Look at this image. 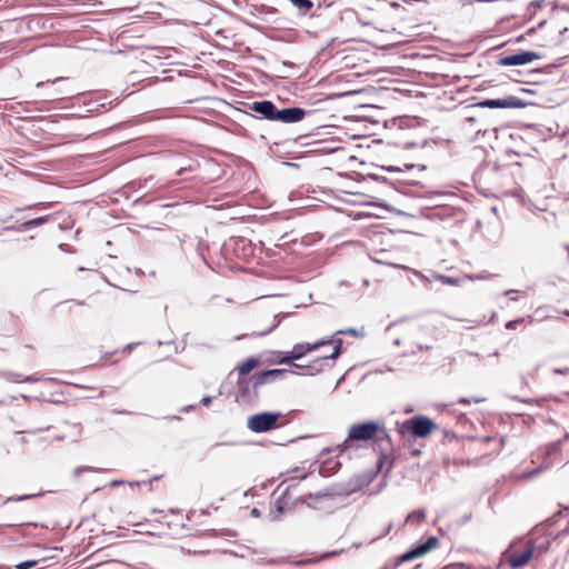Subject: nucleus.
Instances as JSON below:
<instances>
[{
	"mask_svg": "<svg viewBox=\"0 0 569 569\" xmlns=\"http://www.w3.org/2000/svg\"><path fill=\"white\" fill-rule=\"evenodd\" d=\"M249 109L256 112L259 119L286 124L300 122L308 113L307 110L299 107L278 108L270 100L253 101L249 104Z\"/></svg>",
	"mask_w": 569,
	"mask_h": 569,
	"instance_id": "nucleus-1",
	"label": "nucleus"
},
{
	"mask_svg": "<svg viewBox=\"0 0 569 569\" xmlns=\"http://www.w3.org/2000/svg\"><path fill=\"white\" fill-rule=\"evenodd\" d=\"M331 3L318 1L313 3V9L301 19L307 33L317 37L328 31L333 24V17L330 12Z\"/></svg>",
	"mask_w": 569,
	"mask_h": 569,
	"instance_id": "nucleus-2",
	"label": "nucleus"
},
{
	"mask_svg": "<svg viewBox=\"0 0 569 569\" xmlns=\"http://www.w3.org/2000/svg\"><path fill=\"white\" fill-rule=\"evenodd\" d=\"M377 438L378 440L390 441V437L385 427L377 421H366L351 425L348 437L341 445V452L345 451L351 441H368Z\"/></svg>",
	"mask_w": 569,
	"mask_h": 569,
	"instance_id": "nucleus-3",
	"label": "nucleus"
},
{
	"mask_svg": "<svg viewBox=\"0 0 569 569\" xmlns=\"http://www.w3.org/2000/svg\"><path fill=\"white\" fill-rule=\"evenodd\" d=\"M435 429H437V425L426 416H415L407 419L398 428L399 433L403 437L412 436L417 438H425Z\"/></svg>",
	"mask_w": 569,
	"mask_h": 569,
	"instance_id": "nucleus-4",
	"label": "nucleus"
},
{
	"mask_svg": "<svg viewBox=\"0 0 569 569\" xmlns=\"http://www.w3.org/2000/svg\"><path fill=\"white\" fill-rule=\"evenodd\" d=\"M257 377L253 375L250 378L239 377L237 381L236 399L241 405H251L259 398V388L261 383H257Z\"/></svg>",
	"mask_w": 569,
	"mask_h": 569,
	"instance_id": "nucleus-5",
	"label": "nucleus"
},
{
	"mask_svg": "<svg viewBox=\"0 0 569 569\" xmlns=\"http://www.w3.org/2000/svg\"><path fill=\"white\" fill-rule=\"evenodd\" d=\"M281 417V412H260L248 418L247 427L254 433L268 432L279 426L278 420Z\"/></svg>",
	"mask_w": 569,
	"mask_h": 569,
	"instance_id": "nucleus-6",
	"label": "nucleus"
},
{
	"mask_svg": "<svg viewBox=\"0 0 569 569\" xmlns=\"http://www.w3.org/2000/svg\"><path fill=\"white\" fill-rule=\"evenodd\" d=\"M537 555V547L532 540L525 542V549L521 552L506 551V561L512 569L522 568L535 559Z\"/></svg>",
	"mask_w": 569,
	"mask_h": 569,
	"instance_id": "nucleus-7",
	"label": "nucleus"
},
{
	"mask_svg": "<svg viewBox=\"0 0 569 569\" xmlns=\"http://www.w3.org/2000/svg\"><path fill=\"white\" fill-rule=\"evenodd\" d=\"M540 58L541 56L538 52L520 50L512 54L502 53L498 56L496 64L501 67L523 66Z\"/></svg>",
	"mask_w": 569,
	"mask_h": 569,
	"instance_id": "nucleus-8",
	"label": "nucleus"
},
{
	"mask_svg": "<svg viewBox=\"0 0 569 569\" xmlns=\"http://www.w3.org/2000/svg\"><path fill=\"white\" fill-rule=\"evenodd\" d=\"M437 545H438L437 537L431 536V537L427 538L426 541L416 545L413 548H411L410 550L402 553L396 560V566H400L402 562H406V561H409V560H412V559H416V558H419V557L426 555L427 552L432 550Z\"/></svg>",
	"mask_w": 569,
	"mask_h": 569,
	"instance_id": "nucleus-9",
	"label": "nucleus"
},
{
	"mask_svg": "<svg viewBox=\"0 0 569 569\" xmlns=\"http://www.w3.org/2000/svg\"><path fill=\"white\" fill-rule=\"evenodd\" d=\"M479 108L489 109H518L526 107V102L515 96L499 99H486L477 104Z\"/></svg>",
	"mask_w": 569,
	"mask_h": 569,
	"instance_id": "nucleus-10",
	"label": "nucleus"
},
{
	"mask_svg": "<svg viewBox=\"0 0 569 569\" xmlns=\"http://www.w3.org/2000/svg\"><path fill=\"white\" fill-rule=\"evenodd\" d=\"M293 366L296 368L302 369V375L315 376L325 371L327 368H331L333 366V362L327 356H323L315 359L308 366H300L297 363H295Z\"/></svg>",
	"mask_w": 569,
	"mask_h": 569,
	"instance_id": "nucleus-11",
	"label": "nucleus"
},
{
	"mask_svg": "<svg viewBox=\"0 0 569 569\" xmlns=\"http://www.w3.org/2000/svg\"><path fill=\"white\" fill-rule=\"evenodd\" d=\"M327 341H316L313 343L305 342L297 343L291 350V359L299 360L307 353L318 350L320 347L326 346Z\"/></svg>",
	"mask_w": 569,
	"mask_h": 569,
	"instance_id": "nucleus-12",
	"label": "nucleus"
},
{
	"mask_svg": "<svg viewBox=\"0 0 569 569\" xmlns=\"http://www.w3.org/2000/svg\"><path fill=\"white\" fill-rule=\"evenodd\" d=\"M288 371L284 369H268L262 372L256 373L257 383L264 386L280 379Z\"/></svg>",
	"mask_w": 569,
	"mask_h": 569,
	"instance_id": "nucleus-13",
	"label": "nucleus"
},
{
	"mask_svg": "<svg viewBox=\"0 0 569 569\" xmlns=\"http://www.w3.org/2000/svg\"><path fill=\"white\" fill-rule=\"evenodd\" d=\"M49 219H50V216L38 217V218H34V219L23 222L20 227H13V226L7 227L6 230L27 231L32 228L44 224L46 222L49 221Z\"/></svg>",
	"mask_w": 569,
	"mask_h": 569,
	"instance_id": "nucleus-14",
	"label": "nucleus"
},
{
	"mask_svg": "<svg viewBox=\"0 0 569 569\" xmlns=\"http://www.w3.org/2000/svg\"><path fill=\"white\" fill-rule=\"evenodd\" d=\"M297 10L299 18L307 16L313 9V0H288Z\"/></svg>",
	"mask_w": 569,
	"mask_h": 569,
	"instance_id": "nucleus-15",
	"label": "nucleus"
},
{
	"mask_svg": "<svg viewBox=\"0 0 569 569\" xmlns=\"http://www.w3.org/2000/svg\"><path fill=\"white\" fill-rule=\"evenodd\" d=\"M340 462L335 459H328L323 461L320 466V475L323 477H329L333 473H336L340 468Z\"/></svg>",
	"mask_w": 569,
	"mask_h": 569,
	"instance_id": "nucleus-16",
	"label": "nucleus"
},
{
	"mask_svg": "<svg viewBox=\"0 0 569 569\" xmlns=\"http://www.w3.org/2000/svg\"><path fill=\"white\" fill-rule=\"evenodd\" d=\"M260 362V359L250 357L247 360H244L242 363H240L237 369L239 372V376L242 378H247L246 376L256 368Z\"/></svg>",
	"mask_w": 569,
	"mask_h": 569,
	"instance_id": "nucleus-17",
	"label": "nucleus"
},
{
	"mask_svg": "<svg viewBox=\"0 0 569 569\" xmlns=\"http://www.w3.org/2000/svg\"><path fill=\"white\" fill-rule=\"evenodd\" d=\"M291 486L292 485H288V487L283 491V493L276 500V503H274L276 515L272 516V520H278L279 516L287 508V505H288L287 496H288V490L290 489Z\"/></svg>",
	"mask_w": 569,
	"mask_h": 569,
	"instance_id": "nucleus-18",
	"label": "nucleus"
},
{
	"mask_svg": "<svg viewBox=\"0 0 569 569\" xmlns=\"http://www.w3.org/2000/svg\"><path fill=\"white\" fill-rule=\"evenodd\" d=\"M321 341H327L326 345H333V351L327 356L333 362L342 353V340L331 338L322 339Z\"/></svg>",
	"mask_w": 569,
	"mask_h": 569,
	"instance_id": "nucleus-19",
	"label": "nucleus"
},
{
	"mask_svg": "<svg viewBox=\"0 0 569 569\" xmlns=\"http://www.w3.org/2000/svg\"><path fill=\"white\" fill-rule=\"evenodd\" d=\"M541 471H542V467H538L528 472L518 473V475L513 476L512 478L517 481H521V480L533 478V477L540 475Z\"/></svg>",
	"mask_w": 569,
	"mask_h": 569,
	"instance_id": "nucleus-20",
	"label": "nucleus"
},
{
	"mask_svg": "<svg viewBox=\"0 0 569 569\" xmlns=\"http://www.w3.org/2000/svg\"><path fill=\"white\" fill-rule=\"evenodd\" d=\"M426 518L425 510H416L407 516V522L419 523Z\"/></svg>",
	"mask_w": 569,
	"mask_h": 569,
	"instance_id": "nucleus-21",
	"label": "nucleus"
},
{
	"mask_svg": "<svg viewBox=\"0 0 569 569\" xmlns=\"http://www.w3.org/2000/svg\"><path fill=\"white\" fill-rule=\"evenodd\" d=\"M435 279H437L440 282H442L443 284H448V286H458L459 284V279L448 277L445 274H435Z\"/></svg>",
	"mask_w": 569,
	"mask_h": 569,
	"instance_id": "nucleus-22",
	"label": "nucleus"
},
{
	"mask_svg": "<svg viewBox=\"0 0 569 569\" xmlns=\"http://www.w3.org/2000/svg\"><path fill=\"white\" fill-rule=\"evenodd\" d=\"M0 377L4 378L6 380H8L10 382H19L21 375L16 373V372H10V371H0Z\"/></svg>",
	"mask_w": 569,
	"mask_h": 569,
	"instance_id": "nucleus-23",
	"label": "nucleus"
},
{
	"mask_svg": "<svg viewBox=\"0 0 569 569\" xmlns=\"http://www.w3.org/2000/svg\"><path fill=\"white\" fill-rule=\"evenodd\" d=\"M281 317H282V316H280V315L274 316V317H273V320H272L271 326H270L268 329H266V330L261 331V332L259 333V336L268 335V333H269V332H271L273 329H276V328L279 326V323H280V318H281Z\"/></svg>",
	"mask_w": 569,
	"mask_h": 569,
	"instance_id": "nucleus-24",
	"label": "nucleus"
},
{
	"mask_svg": "<svg viewBox=\"0 0 569 569\" xmlns=\"http://www.w3.org/2000/svg\"><path fill=\"white\" fill-rule=\"evenodd\" d=\"M34 497H37V495L11 496V497H8L3 503H8L11 501H23V500L31 499Z\"/></svg>",
	"mask_w": 569,
	"mask_h": 569,
	"instance_id": "nucleus-25",
	"label": "nucleus"
},
{
	"mask_svg": "<svg viewBox=\"0 0 569 569\" xmlns=\"http://www.w3.org/2000/svg\"><path fill=\"white\" fill-rule=\"evenodd\" d=\"M37 565V560H27L16 565L17 569H31Z\"/></svg>",
	"mask_w": 569,
	"mask_h": 569,
	"instance_id": "nucleus-26",
	"label": "nucleus"
},
{
	"mask_svg": "<svg viewBox=\"0 0 569 569\" xmlns=\"http://www.w3.org/2000/svg\"><path fill=\"white\" fill-rule=\"evenodd\" d=\"M471 401H473L475 403H480V402H483L485 401V398H472V399H469V398H460L458 400L459 403H463V405H469Z\"/></svg>",
	"mask_w": 569,
	"mask_h": 569,
	"instance_id": "nucleus-27",
	"label": "nucleus"
},
{
	"mask_svg": "<svg viewBox=\"0 0 569 569\" xmlns=\"http://www.w3.org/2000/svg\"><path fill=\"white\" fill-rule=\"evenodd\" d=\"M536 547H537L536 558H539L540 556H542L547 551V549L549 547V542L546 541L545 543H541V545L536 546Z\"/></svg>",
	"mask_w": 569,
	"mask_h": 569,
	"instance_id": "nucleus-28",
	"label": "nucleus"
},
{
	"mask_svg": "<svg viewBox=\"0 0 569 569\" xmlns=\"http://www.w3.org/2000/svg\"><path fill=\"white\" fill-rule=\"evenodd\" d=\"M543 2L545 0H533L529 3L528 9L536 11L542 7Z\"/></svg>",
	"mask_w": 569,
	"mask_h": 569,
	"instance_id": "nucleus-29",
	"label": "nucleus"
},
{
	"mask_svg": "<svg viewBox=\"0 0 569 569\" xmlns=\"http://www.w3.org/2000/svg\"><path fill=\"white\" fill-rule=\"evenodd\" d=\"M336 335H351V336L358 337L359 332H358V330L350 328V329H346V330H338L336 332Z\"/></svg>",
	"mask_w": 569,
	"mask_h": 569,
	"instance_id": "nucleus-30",
	"label": "nucleus"
},
{
	"mask_svg": "<svg viewBox=\"0 0 569 569\" xmlns=\"http://www.w3.org/2000/svg\"><path fill=\"white\" fill-rule=\"evenodd\" d=\"M93 469L91 467H78L73 470L74 477H79L81 473L86 471H92Z\"/></svg>",
	"mask_w": 569,
	"mask_h": 569,
	"instance_id": "nucleus-31",
	"label": "nucleus"
},
{
	"mask_svg": "<svg viewBox=\"0 0 569 569\" xmlns=\"http://www.w3.org/2000/svg\"><path fill=\"white\" fill-rule=\"evenodd\" d=\"M50 428H51L50 426H47V427H42V428H37V429L28 430L26 432L30 433V435H37V433H40V432H43V431H48Z\"/></svg>",
	"mask_w": 569,
	"mask_h": 569,
	"instance_id": "nucleus-32",
	"label": "nucleus"
},
{
	"mask_svg": "<svg viewBox=\"0 0 569 569\" xmlns=\"http://www.w3.org/2000/svg\"><path fill=\"white\" fill-rule=\"evenodd\" d=\"M567 440H569V432H566V435H565L563 439L558 440L557 442H555V443L552 445V447H553L555 449H558V448H559V447H561V445H562L565 441H567Z\"/></svg>",
	"mask_w": 569,
	"mask_h": 569,
	"instance_id": "nucleus-33",
	"label": "nucleus"
},
{
	"mask_svg": "<svg viewBox=\"0 0 569 569\" xmlns=\"http://www.w3.org/2000/svg\"><path fill=\"white\" fill-rule=\"evenodd\" d=\"M553 373L556 375H568L569 373V368H555L552 370Z\"/></svg>",
	"mask_w": 569,
	"mask_h": 569,
	"instance_id": "nucleus-34",
	"label": "nucleus"
},
{
	"mask_svg": "<svg viewBox=\"0 0 569 569\" xmlns=\"http://www.w3.org/2000/svg\"><path fill=\"white\" fill-rule=\"evenodd\" d=\"M478 119L475 116H469L466 118V123H468L470 127H473L477 123Z\"/></svg>",
	"mask_w": 569,
	"mask_h": 569,
	"instance_id": "nucleus-35",
	"label": "nucleus"
},
{
	"mask_svg": "<svg viewBox=\"0 0 569 569\" xmlns=\"http://www.w3.org/2000/svg\"><path fill=\"white\" fill-rule=\"evenodd\" d=\"M212 399L213 398L211 396H204L200 402L202 406L208 407L212 402Z\"/></svg>",
	"mask_w": 569,
	"mask_h": 569,
	"instance_id": "nucleus-36",
	"label": "nucleus"
},
{
	"mask_svg": "<svg viewBox=\"0 0 569 569\" xmlns=\"http://www.w3.org/2000/svg\"><path fill=\"white\" fill-rule=\"evenodd\" d=\"M521 322V320H513V321H509L507 322L506 325V328L507 329H516L517 325Z\"/></svg>",
	"mask_w": 569,
	"mask_h": 569,
	"instance_id": "nucleus-37",
	"label": "nucleus"
},
{
	"mask_svg": "<svg viewBox=\"0 0 569 569\" xmlns=\"http://www.w3.org/2000/svg\"><path fill=\"white\" fill-rule=\"evenodd\" d=\"M295 359H291V353H289L288 356L281 358L279 360V363H292Z\"/></svg>",
	"mask_w": 569,
	"mask_h": 569,
	"instance_id": "nucleus-38",
	"label": "nucleus"
},
{
	"mask_svg": "<svg viewBox=\"0 0 569 569\" xmlns=\"http://www.w3.org/2000/svg\"><path fill=\"white\" fill-rule=\"evenodd\" d=\"M38 380H39V378H37L34 376H28V377L22 379V381H24V382H36Z\"/></svg>",
	"mask_w": 569,
	"mask_h": 569,
	"instance_id": "nucleus-39",
	"label": "nucleus"
},
{
	"mask_svg": "<svg viewBox=\"0 0 569 569\" xmlns=\"http://www.w3.org/2000/svg\"><path fill=\"white\" fill-rule=\"evenodd\" d=\"M320 497H330V495H328V493H325V495H320V493L313 495V493H310L308 499L312 500L315 498H320Z\"/></svg>",
	"mask_w": 569,
	"mask_h": 569,
	"instance_id": "nucleus-40",
	"label": "nucleus"
},
{
	"mask_svg": "<svg viewBox=\"0 0 569 569\" xmlns=\"http://www.w3.org/2000/svg\"><path fill=\"white\" fill-rule=\"evenodd\" d=\"M340 552H341V551H337V550H336V551H332V552H327V553H325V555L322 556V559H327V558H330V557H332V556H337V555H339Z\"/></svg>",
	"mask_w": 569,
	"mask_h": 569,
	"instance_id": "nucleus-41",
	"label": "nucleus"
},
{
	"mask_svg": "<svg viewBox=\"0 0 569 569\" xmlns=\"http://www.w3.org/2000/svg\"><path fill=\"white\" fill-rule=\"evenodd\" d=\"M114 415H130L131 412L128 411V410H118V409H114L112 411Z\"/></svg>",
	"mask_w": 569,
	"mask_h": 569,
	"instance_id": "nucleus-42",
	"label": "nucleus"
},
{
	"mask_svg": "<svg viewBox=\"0 0 569 569\" xmlns=\"http://www.w3.org/2000/svg\"><path fill=\"white\" fill-rule=\"evenodd\" d=\"M190 168H180L178 171H177V174L178 176H182L184 172L189 171Z\"/></svg>",
	"mask_w": 569,
	"mask_h": 569,
	"instance_id": "nucleus-43",
	"label": "nucleus"
},
{
	"mask_svg": "<svg viewBox=\"0 0 569 569\" xmlns=\"http://www.w3.org/2000/svg\"><path fill=\"white\" fill-rule=\"evenodd\" d=\"M63 92L61 90H57L54 94H49V98L57 99L59 94H62Z\"/></svg>",
	"mask_w": 569,
	"mask_h": 569,
	"instance_id": "nucleus-44",
	"label": "nucleus"
},
{
	"mask_svg": "<svg viewBox=\"0 0 569 569\" xmlns=\"http://www.w3.org/2000/svg\"><path fill=\"white\" fill-rule=\"evenodd\" d=\"M34 207H36V204H33V206H27V207H26V209H32V208H34ZM22 210H24V208H19V207H18V208H16V209H14V211H16V212H20V211H22Z\"/></svg>",
	"mask_w": 569,
	"mask_h": 569,
	"instance_id": "nucleus-45",
	"label": "nucleus"
},
{
	"mask_svg": "<svg viewBox=\"0 0 569 569\" xmlns=\"http://www.w3.org/2000/svg\"><path fill=\"white\" fill-rule=\"evenodd\" d=\"M191 409H193V406H187L180 409L181 412H189Z\"/></svg>",
	"mask_w": 569,
	"mask_h": 569,
	"instance_id": "nucleus-46",
	"label": "nucleus"
},
{
	"mask_svg": "<svg viewBox=\"0 0 569 569\" xmlns=\"http://www.w3.org/2000/svg\"><path fill=\"white\" fill-rule=\"evenodd\" d=\"M286 482H295V485L298 483L297 478H290L286 481H282V485H286Z\"/></svg>",
	"mask_w": 569,
	"mask_h": 569,
	"instance_id": "nucleus-47",
	"label": "nucleus"
},
{
	"mask_svg": "<svg viewBox=\"0 0 569 569\" xmlns=\"http://www.w3.org/2000/svg\"><path fill=\"white\" fill-rule=\"evenodd\" d=\"M121 483H123V482H122V481H120V480H113V481L111 482V486H112V487H116V486H119V485H121Z\"/></svg>",
	"mask_w": 569,
	"mask_h": 569,
	"instance_id": "nucleus-48",
	"label": "nucleus"
},
{
	"mask_svg": "<svg viewBox=\"0 0 569 569\" xmlns=\"http://www.w3.org/2000/svg\"><path fill=\"white\" fill-rule=\"evenodd\" d=\"M54 440L56 441H62V440H64V436H62V435L56 436Z\"/></svg>",
	"mask_w": 569,
	"mask_h": 569,
	"instance_id": "nucleus-49",
	"label": "nucleus"
},
{
	"mask_svg": "<svg viewBox=\"0 0 569 569\" xmlns=\"http://www.w3.org/2000/svg\"><path fill=\"white\" fill-rule=\"evenodd\" d=\"M411 453H412L413 456H419V455L421 453V450H420V449H413V450L411 451Z\"/></svg>",
	"mask_w": 569,
	"mask_h": 569,
	"instance_id": "nucleus-50",
	"label": "nucleus"
},
{
	"mask_svg": "<svg viewBox=\"0 0 569 569\" xmlns=\"http://www.w3.org/2000/svg\"><path fill=\"white\" fill-rule=\"evenodd\" d=\"M398 566H396V562L393 563L392 567H389L388 565H386L383 568L381 569H396Z\"/></svg>",
	"mask_w": 569,
	"mask_h": 569,
	"instance_id": "nucleus-51",
	"label": "nucleus"
},
{
	"mask_svg": "<svg viewBox=\"0 0 569 569\" xmlns=\"http://www.w3.org/2000/svg\"><path fill=\"white\" fill-rule=\"evenodd\" d=\"M251 513H252L253 516H259V511H258V509H256V508H254V509H252Z\"/></svg>",
	"mask_w": 569,
	"mask_h": 569,
	"instance_id": "nucleus-52",
	"label": "nucleus"
},
{
	"mask_svg": "<svg viewBox=\"0 0 569 569\" xmlns=\"http://www.w3.org/2000/svg\"><path fill=\"white\" fill-rule=\"evenodd\" d=\"M307 478V475L301 476L300 478H297L298 481L303 480Z\"/></svg>",
	"mask_w": 569,
	"mask_h": 569,
	"instance_id": "nucleus-53",
	"label": "nucleus"
},
{
	"mask_svg": "<svg viewBox=\"0 0 569 569\" xmlns=\"http://www.w3.org/2000/svg\"><path fill=\"white\" fill-rule=\"evenodd\" d=\"M130 485H131V486H140V485H141V482L136 481V482H131Z\"/></svg>",
	"mask_w": 569,
	"mask_h": 569,
	"instance_id": "nucleus-54",
	"label": "nucleus"
},
{
	"mask_svg": "<svg viewBox=\"0 0 569 569\" xmlns=\"http://www.w3.org/2000/svg\"><path fill=\"white\" fill-rule=\"evenodd\" d=\"M390 529H391V525H389V526H388V528H387L386 532H383V533L381 535V537H382V536H385V535H386Z\"/></svg>",
	"mask_w": 569,
	"mask_h": 569,
	"instance_id": "nucleus-55",
	"label": "nucleus"
},
{
	"mask_svg": "<svg viewBox=\"0 0 569 569\" xmlns=\"http://www.w3.org/2000/svg\"><path fill=\"white\" fill-rule=\"evenodd\" d=\"M477 278H478V279H486V278H487V276H486V274H482V276H478Z\"/></svg>",
	"mask_w": 569,
	"mask_h": 569,
	"instance_id": "nucleus-56",
	"label": "nucleus"
},
{
	"mask_svg": "<svg viewBox=\"0 0 569 569\" xmlns=\"http://www.w3.org/2000/svg\"><path fill=\"white\" fill-rule=\"evenodd\" d=\"M513 292H515L513 290H507L506 295H510V293H513Z\"/></svg>",
	"mask_w": 569,
	"mask_h": 569,
	"instance_id": "nucleus-57",
	"label": "nucleus"
},
{
	"mask_svg": "<svg viewBox=\"0 0 569 569\" xmlns=\"http://www.w3.org/2000/svg\"><path fill=\"white\" fill-rule=\"evenodd\" d=\"M10 218H11V217H9V219H10ZM6 221H8V218H6V219H0V222H6Z\"/></svg>",
	"mask_w": 569,
	"mask_h": 569,
	"instance_id": "nucleus-58",
	"label": "nucleus"
},
{
	"mask_svg": "<svg viewBox=\"0 0 569 569\" xmlns=\"http://www.w3.org/2000/svg\"><path fill=\"white\" fill-rule=\"evenodd\" d=\"M419 349H420V350H423V349H427V350H428V349H429V347L423 348L422 346H419Z\"/></svg>",
	"mask_w": 569,
	"mask_h": 569,
	"instance_id": "nucleus-59",
	"label": "nucleus"
},
{
	"mask_svg": "<svg viewBox=\"0 0 569 569\" xmlns=\"http://www.w3.org/2000/svg\"><path fill=\"white\" fill-rule=\"evenodd\" d=\"M42 84H43V82H38L37 87H41Z\"/></svg>",
	"mask_w": 569,
	"mask_h": 569,
	"instance_id": "nucleus-60",
	"label": "nucleus"
},
{
	"mask_svg": "<svg viewBox=\"0 0 569 569\" xmlns=\"http://www.w3.org/2000/svg\"><path fill=\"white\" fill-rule=\"evenodd\" d=\"M151 179H152V177H150L149 179H144V183H147Z\"/></svg>",
	"mask_w": 569,
	"mask_h": 569,
	"instance_id": "nucleus-61",
	"label": "nucleus"
},
{
	"mask_svg": "<svg viewBox=\"0 0 569 569\" xmlns=\"http://www.w3.org/2000/svg\"><path fill=\"white\" fill-rule=\"evenodd\" d=\"M158 477H153L151 480H149L148 482H151L152 480H157Z\"/></svg>",
	"mask_w": 569,
	"mask_h": 569,
	"instance_id": "nucleus-62",
	"label": "nucleus"
},
{
	"mask_svg": "<svg viewBox=\"0 0 569 569\" xmlns=\"http://www.w3.org/2000/svg\"><path fill=\"white\" fill-rule=\"evenodd\" d=\"M567 315L569 316V311L567 312Z\"/></svg>",
	"mask_w": 569,
	"mask_h": 569,
	"instance_id": "nucleus-63",
	"label": "nucleus"
}]
</instances>
